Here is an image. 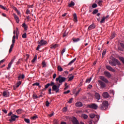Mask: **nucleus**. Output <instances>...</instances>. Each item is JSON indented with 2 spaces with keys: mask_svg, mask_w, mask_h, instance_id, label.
<instances>
[{
  "mask_svg": "<svg viewBox=\"0 0 124 124\" xmlns=\"http://www.w3.org/2000/svg\"><path fill=\"white\" fill-rule=\"evenodd\" d=\"M109 63L110 64V65H112V66H116V64L118 65V66H120L121 65V62L118 59H114L112 60V61H109Z\"/></svg>",
  "mask_w": 124,
  "mask_h": 124,
  "instance_id": "f257e3e1",
  "label": "nucleus"
},
{
  "mask_svg": "<svg viewBox=\"0 0 124 124\" xmlns=\"http://www.w3.org/2000/svg\"><path fill=\"white\" fill-rule=\"evenodd\" d=\"M50 86H52L53 91H55L56 93H59L60 91V87L61 84H59L57 86V85H55V83H54V82L51 81Z\"/></svg>",
  "mask_w": 124,
  "mask_h": 124,
  "instance_id": "f03ea898",
  "label": "nucleus"
},
{
  "mask_svg": "<svg viewBox=\"0 0 124 124\" xmlns=\"http://www.w3.org/2000/svg\"><path fill=\"white\" fill-rule=\"evenodd\" d=\"M108 101H104L103 102L102 105H101L99 107L100 110H106L108 108Z\"/></svg>",
  "mask_w": 124,
  "mask_h": 124,
  "instance_id": "7ed1b4c3",
  "label": "nucleus"
},
{
  "mask_svg": "<svg viewBox=\"0 0 124 124\" xmlns=\"http://www.w3.org/2000/svg\"><path fill=\"white\" fill-rule=\"evenodd\" d=\"M65 81H66V78L63 77L61 75H60L59 77L56 78V81L59 82V83L60 84V85H61L62 83H63V82Z\"/></svg>",
  "mask_w": 124,
  "mask_h": 124,
  "instance_id": "20e7f679",
  "label": "nucleus"
},
{
  "mask_svg": "<svg viewBox=\"0 0 124 124\" xmlns=\"http://www.w3.org/2000/svg\"><path fill=\"white\" fill-rule=\"evenodd\" d=\"M38 44L39 45H38L36 48L37 51H38V50H39L41 46H44V45H46V44H47V41L42 39L40 42H39Z\"/></svg>",
  "mask_w": 124,
  "mask_h": 124,
  "instance_id": "39448f33",
  "label": "nucleus"
},
{
  "mask_svg": "<svg viewBox=\"0 0 124 124\" xmlns=\"http://www.w3.org/2000/svg\"><path fill=\"white\" fill-rule=\"evenodd\" d=\"M87 107L89 108H91V109H94V110H96L97 108H98V106L96 104H90L87 105Z\"/></svg>",
  "mask_w": 124,
  "mask_h": 124,
  "instance_id": "423d86ee",
  "label": "nucleus"
},
{
  "mask_svg": "<svg viewBox=\"0 0 124 124\" xmlns=\"http://www.w3.org/2000/svg\"><path fill=\"white\" fill-rule=\"evenodd\" d=\"M16 40L13 39L12 40V44L10 46V48L9 50V53H11L12 52V50H13V48L14 47V43H15Z\"/></svg>",
  "mask_w": 124,
  "mask_h": 124,
  "instance_id": "0eeeda50",
  "label": "nucleus"
},
{
  "mask_svg": "<svg viewBox=\"0 0 124 124\" xmlns=\"http://www.w3.org/2000/svg\"><path fill=\"white\" fill-rule=\"evenodd\" d=\"M11 118V119L9 120V122H14V121L16 120V119L19 118V116L13 114Z\"/></svg>",
  "mask_w": 124,
  "mask_h": 124,
  "instance_id": "6e6552de",
  "label": "nucleus"
},
{
  "mask_svg": "<svg viewBox=\"0 0 124 124\" xmlns=\"http://www.w3.org/2000/svg\"><path fill=\"white\" fill-rule=\"evenodd\" d=\"M104 74L105 76H106V77H107L108 78H111V77H112V75L109 72L105 71L104 72Z\"/></svg>",
  "mask_w": 124,
  "mask_h": 124,
  "instance_id": "1a4fd4ad",
  "label": "nucleus"
},
{
  "mask_svg": "<svg viewBox=\"0 0 124 124\" xmlns=\"http://www.w3.org/2000/svg\"><path fill=\"white\" fill-rule=\"evenodd\" d=\"M99 78L100 80H102V81H103V82H105V83H109L108 79L103 76H100Z\"/></svg>",
  "mask_w": 124,
  "mask_h": 124,
  "instance_id": "9d476101",
  "label": "nucleus"
},
{
  "mask_svg": "<svg viewBox=\"0 0 124 124\" xmlns=\"http://www.w3.org/2000/svg\"><path fill=\"white\" fill-rule=\"evenodd\" d=\"M13 16H14V18L16 20L17 24H19V23H20V19H19V17L17 16V15H16V14H13Z\"/></svg>",
  "mask_w": 124,
  "mask_h": 124,
  "instance_id": "9b49d317",
  "label": "nucleus"
},
{
  "mask_svg": "<svg viewBox=\"0 0 124 124\" xmlns=\"http://www.w3.org/2000/svg\"><path fill=\"white\" fill-rule=\"evenodd\" d=\"M98 82L100 84L101 88H105V87H106V84L105 83L103 82V81L101 80H98Z\"/></svg>",
  "mask_w": 124,
  "mask_h": 124,
  "instance_id": "f8f14e48",
  "label": "nucleus"
},
{
  "mask_svg": "<svg viewBox=\"0 0 124 124\" xmlns=\"http://www.w3.org/2000/svg\"><path fill=\"white\" fill-rule=\"evenodd\" d=\"M72 122L74 124H79V122L78 121V120H77V119L75 117H73Z\"/></svg>",
  "mask_w": 124,
  "mask_h": 124,
  "instance_id": "ddd939ff",
  "label": "nucleus"
},
{
  "mask_svg": "<svg viewBox=\"0 0 124 124\" xmlns=\"http://www.w3.org/2000/svg\"><path fill=\"white\" fill-rule=\"evenodd\" d=\"M106 68L107 69H108L109 71H111L112 72H115V70L113 69V68L111 67V66H109V65H107Z\"/></svg>",
  "mask_w": 124,
  "mask_h": 124,
  "instance_id": "4468645a",
  "label": "nucleus"
},
{
  "mask_svg": "<svg viewBox=\"0 0 124 124\" xmlns=\"http://www.w3.org/2000/svg\"><path fill=\"white\" fill-rule=\"evenodd\" d=\"M10 95V93L8 91H4L3 93V96H4V97H8V96H9Z\"/></svg>",
  "mask_w": 124,
  "mask_h": 124,
  "instance_id": "2eb2a0df",
  "label": "nucleus"
},
{
  "mask_svg": "<svg viewBox=\"0 0 124 124\" xmlns=\"http://www.w3.org/2000/svg\"><path fill=\"white\" fill-rule=\"evenodd\" d=\"M102 96H103V97H104V98H108V97H109V96H110L109 95V93H108L107 92L103 93Z\"/></svg>",
  "mask_w": 124,
  "mask_h": 124,
  "instance_id": "dca6fc26",
  "label": "nucleus"
},
{
  "mask_svg": "<svg viewBox=\"0 0 124 124\" xmlns=\"http://www.w3.org/2000/svg\"><path fill=\"white\" fill-rule=\"evenodd\" d=\"M76 107H78L80 108V107H82L83 106V104L81 102H77L75 104Z\"/></svg>",
  "mask_w": 124,
  "mask_h": 124,
  "instance_id": "f3484780",
  "label": "nucleus"
},
{
  "mask_svg": "<svg viewBox=\"0 0 124 124\" xmlns=\"http://www.w3.org/2000/svg\"><path fill=\"white\" fill-rule=\"evenodd\" d=\"M15 60V59L12 60L8 64V67H7L8 70L10 69V68L11 67V65H12V64L13 63V62H14Z\"/></svg>",
  "mask_w": 124,
  "mask_h": 124,
  "instance_id": "a211bd4d",
  "label": "nucleus"
},
{
  "mask_svg": "<svg viewBox=\"0 0 124 124\" xmlns=\"http://www.w3.org/2000/svg\"><path fill=\"white\" fill-rule=\"evenodd\" d=\"M95 97L97 99V102H99V99H100V94H99L98 93H95Z\"/></svg>",
  "mask_w": 124,
  "mask_h": 124,
  "instance_id": "6ab92c4d",
  "label": "nucleus"
},
{
  "mask_svg": "<svg viewBox=\"0 0 124 124\" xmlns=\"http://www.w3.org/2000/svg\"><path fill=\"white\" fill-rule=\"evenodd\" d=\"M95 28V26L94 25V24H92L88 27V31H91V30H93V29H94Z\"/></svg>",
  "mask_w": 124,
  "mask_h": 124,
  "instance_id": "aec40b11",
  "label": "nucleus"
},
{
  "mask_svg": "<svg viewBox=\"0 0 124 124\" xmlns=\"http://www.w3.org/2000/svg\"><path fill=\"white\" fill-rule=\"evenodd\" d=\"M59 45L57 44H54V45H51L50 46L51 49H55V48H57V47H58Z\"/></svg>",
  "mask_w": 124,
  "mask_h": 124,
  "instance_id": "412c9836",
  "label": "nucleus"
},
{
  "mask_svg": "<svg viewBox=\"0 0 124 124\" xmlns=\"http://www.w3.org/2000/svg\"><path fill=\"white\" fill-rule=\"evenodd\" d=\"M81 117L83 118V119L84 120H87V119H88V118L89 117V116H88V115L86 114H82L81 115Z\"/></svg>",
  "mask_w": 124,
  "mask_h": 124,
  "instance_id": "4be33fe9",
  "label": "nucleus"
},
{
  "mask_svg": "<svg viewBox=\"0 0 124 124\" xmlns=\"http://www.w3.org/2000/svg\"><path fill=\"white\" fill-rule=\"evenodd\" d=\"M74 5H75V3H74V2H73V1H71V3L70 4H69L68 7H73V6H74Z\"/></svg>",
  "mask_w": 124,
  "mask_h": 124,
  "instance_id": "5701e85b",
  "label": "nucleus"
},
{
  "mask_svg": "<svg viewBox=\"0 0 124 124\" xmlns=\"http://www.w3.org/2000/svg\"><path fill=\"white\" fill-rule=\"evenodd\" d=\"M57 69L58 71H60V72H62V71H63V69H62V66H61L60 65L58 66Z\"/></svg>",
  "mask_w": 124,
  "mask_h": 124,
  "instance_id": "b1692460",
  "label": "nucleus"
},
{
  "mask_svg": "<svg viewBox=\"0 0 124 124\" xmlns=\"http://www.w3.org/2000/svg\"><path fill=\"white\" fill-rule=\"evenodd\" d=\"M72 40L74 42H78V41H80V38H73Z\"/></svg>",
  "mask_w": 124,
  "mask_h": 124,
  "instance_id": "393cba45",
  "label": "nucleus"
},
{
  "mask_svg": "<svg viewBox=\"0 0 124 124\" xmlns=\"http://www.w3.org/2000/svg\"><path fill=\"white\" fill-rule=\"evenodd\" d=\"M21 78L24 79L25 78V75H24V74L20 75L18 77V80H20Z\"/></svg>",
  "mask_w": 124,
  "mask_h": 124,
  "instance_id": "a878e982",
  "label": "nucleus"
},
{
  "mask_svg": "<svg viewBox=\"0 0 124 124\" xmlns=\"http://www.w3.org/2000/svg\"><path fill=\"white\" fill-rule=\"evenodd\" d=\"M22 27L24 28L25 31H27L28 30V26L26 25V23H23L22 24Z\"/></svg>",
  "mask_w": 124,
  "mask_h": 124,
  "instance_id": "bb28decb",
  "label": "nucleus"
},
{
  "mask_svg": "<svg viewBox=\"0 0 124 124\" xmlns=\"http://www.w3.org/2000/svg\"><path fill=\"white\" fill-rule=\"evenodd\" d=\"M73 16L74 22H77V15H76V14H74Z\"/></svg>",
  "mask_w": 124,
  "mask_h": 124,
  "instance_id": "cd10ccee",
  "label": "nucleus"
},
{
  "mask_svg": "<svg viewBox=\"0 0 124 124\" xmlns=\"http://www.w3.org/2000/svg\"><path fill=\"white\" fill-rule=\"evenodd\" d=\"M102 2H103V0H99L98 2H97V4L99 6H101L102 5Z\"/></svg>",
  "mask_w": 124,
  "mask_h": 124,
  "instance_id": "c85d7f7f",
  "label": "nucleus"
},
{
  "mask_svg": "<svg viewBox=\"0 0 124 124\" xmlns=\"http://www.w3.org/2000/svg\"><path fill=\"white\" fill-rule=\"evenodd\" d=\"M36 60H37V55H35V56L34 57L33 60L31 61L32 63H33V62H35V61H36Z\"/></svg>",
  "mask_w": 124,
  "mask_h": 124,
  "instance_id": "c756f323",
  "label": "nucleus"
},
{
  "mask_svg": "<svg viewBox=\"0 0 124 124\" xmlns=\"http://www.w3.org/2000/svg\"><path fill=\"white\" fill-rule=\"evenodd\" d=\"M89 117L91 118V119H93L95 117V114L91 113L89 115Z\"/></svg>",
  "mask_w": 124,
  "mask_h": 124,
  "instance_id": "7c9ffc66",
  "label": "nucleus"
},
{
  "mask_svg": "<svg viewBox=\"0 0 124 124\" xmlns=\"http://www.w3.org/2000/svg\"><path fill=\"white\" fill-rule=\"evenodd\" d=\"M116 36V33L113 32L110 36V39H113Z\"/></svg>",
  "mask_w": 124,
  "mask_h": 124,
  "instance_id": "2f4dec72",
  "label": "nucleus"
},
{
  "mask_svg": "<svg viewBox=\"0 0 124 124\" xmlns=\"http://www.w3.org/2000/svg\"><path fill=\"white\" fill-rule=\"evenodd\" d=\"M76 61V58H74L73 60H72L68 64V65H70V64L73 63Z\"/></svg>",
  "mask_w": 124,
  "mask_h": 124,
  "instance_id": "473e14b6",
  "label": "nucleus"
},
{
  "mask_svg": "<svg viewBox=\"0 0 124 124\" xmlns=\"http://www.w3.org/2000/svg\"><path fill=\"white\" fill-rule=\"evenodd\" d=\"M100 23L101 24H103V23H105V16L103 17L100 21Z\"/></svg>",
  "mask_w": 124,
  "mask_h": 124,
  "instance_id": "72a5a7b5",
  "label": "nucleus"
},
{
  "mask_svg": "<svg viewBox=\"0 0 124 124\" xmlns=\"http://www.w3.org/2000/svg\"><path fill=\"white\" fill-rule=\"evenodd\" d=\"M49 87H50V83H47L46 85L45 86V88L44 89V90H46V89H48Z\"/></svg>",
  "mask_w": 124,
  "mask_h": 124,
  "instance_id": "f704fd0d",
  "label": "nucleus"
},
{
  "mask_svg": "<svg viewBox=\"0 0 124 124\" xmlns=\"http://www.w3.org/2000/svg\"><path fill=\"white\" fill-rule=\"evenodd\" d=\"M106 54V50H104L102 52V57L104 58Z\"/></svg>",
  "mask_w": 124,
  "mask_h": 124,
  "instance_id": "c9c22d12",
  "label": "nucleus"
},
{
  "mask_svg": "<svg viewBox=\"0 0 124 124\" xmlns=\"http://www.w3.org/2000/svg\"><path fill=\"white\" fill-rule=\"evenodd\" d=\"M97 12H98V10L95 9L93 12V15H95V14H96Z\"/></svg>",
  "mask_w": 124,
  "mask_h": 124,
  "instance_id": "e433bc0d",
  "label": "nucleus"
},
{
  "mask_svg": "<svg viewBox=\"0 0 124 124\" xmlns=\"http://www.w3.org/2000/svg\"><path fill=\"white\" fill-rule=\"evenodd\" d=\"M16 113H17V114H22V109H19L17 110Z\"/></svg>",
  "mask_w": 124,
  "mask_h": 124,
  "instance_id": "4c0bfd02",
  "label": "nucleus"
},
{
  "mask_svg": "<svg viewBox=\"0 0 124 124\" xmlns=\"http://www.w3.org/2000/svg\"><path fill=\"white\" fill-rule=\"evenodd\" d=\"M0 8H1V9H3L4 10H7V8L4 7L2 5H0Z\"/></svg>",
  "mask_w": 124,
  "mask_h": 124,
  "instance_id": "58836bf2",
  "label": "nucleus"
},
{
  "mask_svg": "<svg viewBox=\"0 0 124 124\" xmlns=\"http://www.w3.org/2000/svg\"><path fill=\"white\" fill-rule=\"evenodd\" d=\"M81 92V89H80L79 90H78L75 94V96H77V95H78V94H79V93H80V92Z\"/></svg>",
  "mask_w": 124,
  "mask_h": 124,
  "instance_id": "ea45409f",
  "label": "nucleus"
},
{
  "mask_svg": "<svg viewBox=\"0 0 124 124\" xmlns=\"http://www.w3.org/2000/svg\"><path fill=\"white\" fill-rule=\"evenodd\" d=\"M119 60H120V61H121L124 64V58L123 57H119Z\"/></svg>",
  "mask_w": 124,
  "mask_h": 124,
  "instance_id": "a19ab883",
  "label": "nucleus"
},
{
  "mask_svg": "<svg viewBox=\"0 0 124 124\" xmlns=\"http://www.w3.org/2000/svg\"><path fill=\"white\" fill-rule=\"evenodd\" d=\"M74 78V77L73 76L70 77L68 79V82H70V81H72V80H73Z\"/></svg>",
  "mask_w": 124,
  "mask_h": 124,
  "instance_id": "79ce46f5",
  "label": "nucleus"
},
{
  "mask_svg": "<svg viewBox=\"0 0 124 124\" xmlns=\"http://www.w3.org/2000/svg\"><path fill=\"white\" fill-rule=\"evenodd\" d=\"M91 80H92V78H87L86 80V82L88 83H90Z\"/></svg>",
  "mask_w": 124,
  "mask_h": 124,
  "instance_id": "37998d69",
  "label": "nucleus"
},
{
  "mask_svg": "<svg viewBox=\"0 0 124 124\" xmlns=\"http://www.w3.org/2000/svg\"><path fill=\"white\" fill-rule=\"evenodd\" d=\"M96 7H97V4H96V3H93L92 5V8H96Z\"/></svg>",
  "mask_w": 124,
  "mask_h": 124,
  "instance_id": "c03bdc74",
  "label": "nucleus"
},
{
  "mask_svg": "<svg viewBox=\"0 0 124 124\" xmlns=\"http://www.w3.org/2000/svg\"><path fill=\"white\" fill-rule=\"evenodd\" d=\"M24 121H25V123H27V124H30V119H25Z\"/></svg>",
  "mask_w": 124,
  "mask_h": 124,
  "instance_id": "a18cd8bd",
  "label": "nucleus"
},
{
  "mask_svg": "<svg viewBox=\"0 0 124 124\" xmlns=\"http://www.w3.org/2000/svg\"><path fill=\"white\" fill-rule=\"evenodd\" d=\"M22 38H27V33H24L22 36Z\"/></svg>",
  "mask_w": 124,
  "mask_h": 124,
  "instance_id": "49530a36",
  "label": "nucleus"
},
{
  "mask_svg": "<svg viewBox=\"0 0 124 124\" xmlns=\"http://www.w3.org/2000/svg\"><path fill=\"white\" fill-rule=\"evenodd\" d=\"M21 84H22V82L21 81H19L18 82H17L16 83V88H18L20 85H21Z\"/></svg>",
  "mask_w": 124,
  "mask_h": 124,
  "instance_id": "de8ad7c7",
  "label": "nucleus"
},
{
  "mask_svg": "<svg viewBox=\"0 0 124 124\" xmlns=\"http://www.w3.org/2000/svg\"><path fill=\"white\" fill-rule=\"evenodd\" d=\"M62 111H63V112L65 113V112H66V111H67V108L64 107V108H63Z\"/></svg>",
  "mask_w": 124,
  "mask_h": 124,
  "instance_id": "09e8293b",
  "label": "nucleus"
},
{
  "mask_svg": "<svg viewBox=\"0 0 124 124\" xmlns=\"http://www.w3.org/2000/svg\"><path fill=\"white\" fill-rule=\"evenodd\" d=\"M43 67H46V62H42Z\"/></svg>",
  "mask_w": 124,
  "mask_h": 124,
  "instance_id": "8fccbe9b",
  "label": "nucleus"
},
{
  "mask_svg": "<svg viewBox=\"0 0 124 124\" xmlns=\"http://www.w3.org/2000/svg\"><path fill=\"white\" fill-rule=\"evenodd\" d=\"M49 104H50V103H49V101H46V107H48Z\"/></svg>",
  "mask_w": 124,
  "mask_h": 124,
  "instance_id": "3c124183",
  "label": "nucleus"
},
{
  "mask_svg": "<svg viewBox=\"0 0 124 124\" xmlns=\"http://www.w3.org/2000/svg\"><path fill=\"white\" fill-rule=\"evenodd\" d=\"M70 93V90H67V91H65L63 92L64 94H66L67 93Z\"/></svg>",
  "mask_w": 124,
  "mask_h": 124,
  "instance_id": "603ef678",
  "label": "nucleus"
},
{
  "mask_svg": "<svg viewBox=\"0 0 124 124\" xmlns=\"http://www.w3.org/2000/svg\"><path fill=\"white\" fill-rule=\"evenodd\" d=\"M92 88H93V85L89 84L88 86L87 89H88L89 90H91V89H92Z\"/></svg>",
  "mask_w": 124,
  "mask_h": 124,
  "instance_id": "864d4df0",
  "label": "nucleus"
},
{
  "mask_svg": "<svg viewBox=\"0 0 124 124\" xmlns=\"http://www.w3.org/2000/svg\"><path fill=\"white\" fill-rule=\"evenodd\" d=\"M88 124H94V122H93V120H90L88 122Z\"/></svg>",
  "mask_w": 124,
  "mask_h": 124,
  "instance_id": "5fc2aeb1",
  "label": "nucleus"
},
{
  "mask_svg": "<svg viewBox=\"0 0 124 124\" xmlns=\"http://www.w3.org/2000/svg\"><path fill=\"white\" fill-rule=\"evenodd\" d=\"M73 101V98H71V99H69L68 101V103H72V101Z\"/></svg>",
  "mask_w": 124,
  "mask_h": 124,
  "instance_id": "6e6d98bb",
  "label": "nucleus"
},
{
  "mask_svg": "<svg viewBox=\"0 0 124 124\" xmlns=\"http://www.w3.org/2000/svg\"><path fill=\"white\" fill-rule=\"evenodd\" d=\"M40 84L38 82H36L32 84V86H39Z\"/></svg>",
  "mask_w": 124,
  "mask_h": 124,
  "instance_id": "4d7b16f0",
  "label": "nucleus"
},
{
  "mask_svg": "<svg viewBox=\"0 0 124 124\" xmlns=\"http://www.w3.org/2000/svg\"><path fill=\"white\" fill-rule=\"evenodd\" d=\"M32 96H33V97H34L35 98H38L37 95H36V94H35V93L33 94Z\"/></svg>",
  "mask_w": 124,
  "mask_h": 124,
  "instance_id": "13d9d810",
  "label": "nucleus"
},
{
  "mask_svg": "<svg viewBox=\"0 0 124 124\" xmlns=\"http://www.w3.org/2000/svg\"><path fill=\"white\" fill-rule=\"evenodd\" d=\"M32 120H36V119H37V116H34L31 117Z\"/></svg>",
  "mask_w": 124,
  "mask_h": 124,
  "instance_id": "bf43d9fd",
  "label": "nucleus"
},
{
  "mask_svg": "<svg viewBox=\"0 0 124 124\" xmlns=\"http://www.w3.org/2000/svg\"><path fill=\"white\" fill-rule=\"evenodd\" d=\"M64 52H65V48H63L62 51H61V54L62 55H63V53H64Z\"/></svg>",
  "mask_w": 124,
  "mask_h": 124,
  "instance_id": "052dcab7",
  "label": "nucleus"
},
{
  "mask_svg": "<svg viewBox=\"0 0 124 124\" xmlns=\"http://www.w3.org/2000/svg\"><path fill=\"white\" fill-rule=\"evenodd\" d=\"M51 91H52V89L49 88L48 89V93H49V94H52V92H51Z\"/></svg>",
  "mask_w": 124,
  "mask_h": 124,
  "instance_id": "680f3d73",
  "label": "nucleus"
},
{
  "mask_svg": "<svg viewBox=\"0 0 124 124\" xmlns=\"http://www.w3.org/2000/svg\"><path fill=\"white\" fill-rule=\"evenodd\" d=\"M26 14H31V11H30V10L27 9L26 11Z\"/></svg>",
  "mask_w": 124,
  "mask_h": 124,
  "instance_id": "e2e57ef3",
  "label": "nucleus"
},
{
  "mask_svg": "<svg viewBox=\"0 0 124 124\" xmlns=\"http://www.w3.org/2000/svg\"><path fill=\"white\" fill-rule=\"evenodd\" d=\"M5 62V59H3V60H1L0 61V64H1V63L4 62Z\"/></svg>",
  "mask_w": 124,
  "mask_h": 124,
  "instance_id": "0e129e2a",
  "label": "nucleus"
},
{
  "mask_svg": "<svg viewBox=\"0 0 124 124\" xmlns=\"http://www.w3.org/2000/svg\"><path fill=\"white\" fill-rule=\"evenodd\" d=\"M2 112H4L5 114H7V110L6 109H2Z\"/></svg>",
  "mask_w": 124,
  "mask_h": 124,
  "instance_id": "69168bd1",
  "label": "nucleus"
},
{
  "mask_svg": "<svg viewBox=\"0 0 124 124\" xmlns=\"http://www.w3.org/2000/svg\"><path fill=\"white\" fill-rule=\"evenodd\" d=\"M56 77H57V74H54L53 75V79H55Z\"/></svg>",
  "mask_w": 124,
  "mask_h": 124,
  "instance_id": "338daca9",
  "label": "nucleus"
},
{
  "mask_svg": "<svg viewBox=\"0 0 124 124\" xmlns=\"http://www.w3.org/2000/svg\"><path fill=\"white\" fill-rule=\"evenodd\" d=\"M120 45H121V47L122 48H123V49H124V44L120 43Z\"/></svg>",
  "mask_w": 124,
  "mask_h": 124,
  "instance_id": "774afa93",
  "label": "nucleus"
}]
</instances>
